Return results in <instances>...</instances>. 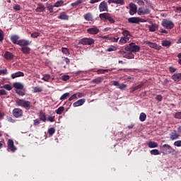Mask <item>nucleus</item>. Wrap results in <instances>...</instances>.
Returning <instances> with one entry per match:
<instances>
[{"label":"nucleus","mask_w":181,"mask_h":181,"mask_svg":"<svg viewBox=\"0 0 181 181\" xmlns=\"http://www.w3.org/2000/svg\"><path fill=\"white\" fill-rule=\"evenodd\" d=\"M16 104L18 107H23L25 110H30L32 108V103L25 99H16Z\"/></svg>","instance_id":"1"},{"label":"nucleus","mask_w":181,"mask_h":181,"mask_svg":"<svg viewBox=\"0 0 181 181\" xmlns=\"http://www.w3.org/2000/svg\"><path fill=\"white\" fill-rule=\"evenodd\" d=\"M124 49L126 52H129L132 53H136L141 50V47L139 45H135V43L132 42L127 47H125Z\"/></svg>","instance_id":"2"},{"label":"nucleus","mask_w":181,"mask_h":181,"mask_svg":"<svg viewBox=\"0 0 181 181\" xmlns=\"http://www.w3.org/2000/svg\"><path fill=\"white\" fill-rule=\"evenodd\" d=\"M160 150L163 155H170L175 152V149L169 144H164L160 147Z\"/></svg>","instance_id":"3"},{"label":"nucleus","mask_w":181,"mask_h":181,"mask_svg":"<svg viewBox=\"0 0 181 181\" xmlns=\"http://www.w3.org/2000/svg\"><path fill=\"white\" fill-rule=\"evenodd\" d=\"M95 40L94 39L89 37H84L79 40V45H83V46H91V45H94Z\"/></svg>","instance_id":"4"},{"label":"nucleus","mask_w":181,"mask_h":181,"mask_svg":"<svg viewBox=\"0 0 181 181\" xmlns=\"http://www.w3.org/2000/svg\"><path fill=\"white\" fill-rule=\"evenodd\" d=\"M100 19H106L110 23H115V20L112 18V16L109 13H103L99 15Z\"/></svg>","instance_id":"5"},{"label":"nucleus","mask_w":181,"mask_h":181,"mask_svg":"<svg viewBox=\"0 0 181 181\" xmlns=\"http://www.w3.org/2000/svg\"><path fill=\"white\" fill-rule=\"evenodd\" d=\"M161 25L163 28H165V29H173V28H175L173 22L168 19H163L161 22Z\"/></svg>","instance_id":"6"},{"label":"nucleus","mask_w":181,"mask_h":181,"mask_svg":"<svg viewBox=\"0 0 181 181\" xmlns=\"http://www.w3.org/2000/svg\"><path fill=\"white\" fill-rule=\"evenodd\" d=\"M16 146H15V144L13 143V140L8 139L7 141V151L8 152H16Z\"/></svg>","instance_id":"7"},{"label":"nucleus","mask_w":181,"mask_h":181,"mask_svg":"<svg viewBox=\"0 0 181 181\" xmlns=\"http://www.w3.org/2000/svg\"><path fill=\"white\" fill-rule=\"evenodd\" d=\"M138 15H149L151 13V9L145 7H140L137 11Z\"/></svg>","instance_id":"8"},{"label":"nucleus","mask_w":181,"mask_h":181,"mask_svg":"<svg viewBox=\"0 0 181 181\" xmlns=\"http://www.w3.org/2000/svg\"><path fill=\"white\" fill-rule=\"evenodd\" d=\"M13 115L15 118H21L23 115V110L21 108H14L13 110Z\"/></svg>","instance_id":"9"},{"label":"nucleus","mask_w":181,"mask_h":181,"mask_svg":"<svg viewBox=\"0 0 181 181\" xmlns=\"http://www.w3.org/2000/svg\"><path fill=\"white\" fill-rule=\"evenodd\" d=\"M100 12H108V4L106 1H102L99 4Z\"/></svg>","instance_id":"10"},{"label":"nucleus","mask_w":181,"mask_h":181,"mask_svg":"<svg viewBox=\"0 0 181 181\" xmlns=\"http://www.w3.org/2000/svg\"><path fill=\"white\" fill-rule=\"evenodd\" d=\"M119 54H122L123 57H124V59H134V55L132 52H129L127 53L125 52V51H119Z\"/></svg>","instance_id":"11"},{"label":"nucleus","mask_w":181,"mask_h":181,"mask_svg":"<svg viewBox=\"0 0 181 181\" xmlns=\"http://www.w3.org/2000/svg\"><path fill=\"white\" fill-rule=\"evenodd\" d=\"M30 43H32V42L27 40H19L18 42V46L21 47H28Z\"/></svg>","instance_id":"12"},{"label":"nucleus","mask_w":181,"mask_h":181,"mask_svg":"<svg viewBox=\"0 0 181 181\" xmlns=\"http://www.w3.org/2000/svg\"><path fill=\"white\" fill-rule=\"evenodd\" d=\"M136 5L134 3L129 4V14L130 15H135L136 13Z\"/></svg>","instance_id":"13"},{"label":"nucleus","mask_w":181,"mask_h":181,"mask_svg":"<svg viewBox=\"0 0 181 181\" xmlns=\"http://www.w3.org/2000/svg\"><path fill=\"white\" fill-rule=\"evenodd\" d=\"M4 59L6 60H13V57H15V55L9 51H6L4 54Z\"/></svg>","instance_id":"14"},{"label":"nucleus","mask_w":181,"mask_h":181,"mask_svg":"<svg viewBox=\"0 0 181 181\" xmlns=\"http://www.w3.org/2000/svg\"><path fill=\"white\" fill-rule=\"evenodd\" d=\"M100 32V30L97 27H93L87 30V33L89 35H97Z\"/></svg>","instance_id":"15"},{"label":"nucleus","mask_w":181,"mask_h":181,"mask_svg":"<svg viewBox=\"0 0 181 181\" xmlns=\"http://www.w3.org/2000/svg\"><path fill=\"white\" fill-rule=\"evenodd\" d=\"M179 136H180V135H179V134H177V132H176V130H174L173 132H172L170 134V138L172 141L179 139Z\"/></svg>","instance_id":"16"},{"label":"nucleus","mask_w":181,"mask_h":181,"mask_svg":"<svg viewBox=\"0 0 181 181\" xmlns=\"http://www.w3.org/2000/svg\"><path fill=\"white\" fill-rule=\"evenodd\" d=\"M108 4H115L116 5H125L124 0H108Z\"/></svg>","instance_id":"17"},{"label":"nucleus","mask_w":181,"mask_h":181,"mask_svg":"<svg viewBox=\"0 0 181 181\" xmlns=\"http://www.w3.org/2000/svg\"><path fill=\"white\" fill-rule=\"evenodd\" d=\"M84 103H86V99L82 98L78 100H77L76 102L74 103L73 104V107H81V105H83V104H84Z\"/></svg>","instance_id":"18"},{"label":"nucleus","mask_w":181,"mask_h":181,"mask_svg":"<svg viewBox=\"0 0 181 181\" xmlns=\"http://www.w3.org/2000/svg\"><path fill=\"white\" fill-rule=\"evenodd\" d=\"M45 9H46V8L45 7V5H43V4L42 3H40L37 4V7L35 9V11L37 12L42 13V12H45Z\"/></svg>","instance_id":"19"},{"label":"nucleus","mask_w":181,"mask_h":181,"mask_svg":"<svg viewBox=\"0 0 181 181\" xmlns=\"http://www.w3.org/2000/svg\"><path fill=\"white\" fill-rule=\"evenodd\" d=\"M13 87L16 90H23L24 86L20 82H15L13 83Z\"/></svg>","instance_id":"20"},{"label":"nucleus","mask_w":181,"mask_h":181,"mask_svg":"<svg viewBox=\"0 0 181 181\" xmlns=\"http://www.w3.org/2000/svg\"><path fill=\"white\" fill-rule=\"evenodd\" d=\"M129 23H139V17H132L128 18Z\"/></svg>","instance_id":"21"},{"label":"nucleus","mask_w":181,"mask_h":181,"mask_svg":"<svg viewBox=\"0 0 181 181\" xmlns=\"http://www.w3.org/2000/svg\"><path fill=\"white\" fill-rule=\"evenodd\" d=\"M10 39L13 45H18V42H19V35H12Z\"/></svg>","instance_id":"22"},{"label":"nucleus","mask_w":181,"mask_h":181,"mask_svg":"<svg viewBox=\"0 0 181 181\" xmlns=\"http://www.w3.org/2000/svg\"><path fill=\"white\" fill-rule=\"evenodd\" d=\"M83 18L85 21H88V22H92L93 21V14L91 13H87L83 15Z\"/></svg>","instance_id":"23"},{"label":"nucleus","mask_w":181,"mask_h":181,"mask_svg":"<svg viewBox=\"0 0 181 181\" xmlns=\"http://www.w3.org/2000/svg\"><path fill=\"white\" fill-rule=\"evenodd\" d=\"M23 76H25V74H23V72L18 71V72H16L14 74H11V78H16L18 77H23Z\"/></svg>","instance_id":"24"},{"label":"nucleus","mask_w":181,"mask_h":181,"mask_svg":"<svg viewBox=\"0 0 181 181\" xmlns=\"http://www.w3.org/2000/svg\"><path fill=\"white\" fill-rule=\"evenodd\" d=\"M122 35H123V37H126V39H128L129 40L131 39V33L127 30H124Z\"/></svg>","instance_id":"25"},{"label":"nucleus","mask_w":181,"mask_h":181,"mask_svg":"<svg viewBox=\"0 0 181 181\" xmlns=\"http://www.w3.org/2000/svg\"><path fill=\"white\" fill-rule=\"evenodd\" d=\"M21 50L23 54H29L30 53V47H23L21 48Z\"/></svg>","instance_id":"26"},{"label":"nucleus","mask_w":181,"mask_h":181,"mask_svg":"<svg viewBox=\"0 0 181 181\" xmlns=\"http://www.w3.org/2000/svg\"><path fill=\"white\" fill-rule=\"evenodd\" d=\"M172 80H174V81H180V73L178 74H174L172 76H171Z\"/></svg>","instance_id":"27"},{"label":"nucleus","mask_w":181,"mask_h":181,"mask_svg":"<svg viewBox=\"0 0 181 181\" xmlns=\"http://www.w3.org/2000/svg\"><path fill=\"white\" fill-rule=\"evenodd\" d=\"M59 19H62V21H69V16H67L64 12H62L60 13Z\"/></svg>","instance_id":"28"},{"label":"nucleus","mask_w":181,"mask_h":181,"mask_svg":"<svg viewBox=\"0 0 181 181\" xmlns=\"http://www.w3.org/2000/svg\"><path fill=\"white\" fill-rule=\"evenodd\" d=\"M38 119H40L43 122H46V121L47 120V119L46 118V113H45L43 112H40V118H38Z\"/></svg>","instance_id":"29"},{"label":"nucleus","mask_w":181,"mask_h":181,"mask_svg":"<svg viewBox=\"0 0 181 181\" xmlns=\"http://www.w3.org/2000/svg\"><path fill=\"white\" fill-rule=\"evenodd\" d=\"M148 29L150 32H156L158 29V25L156 24H152L151 25H148Z\"/></svg>","instance_id":"30"},{"label":"nucleus","mask_w":181,"mask_h":181,"mask_svg":"<svg viewBox=\"0 0 181 181\" xmlns=\"http://www.w3.org/2000/svg\"><path fill=\"white\" fill-rule=\"evenodd\" d=\"M92 83H93V84H100V83H103V78L98 77L92 80Z\"/></svg>","instance_id":"31"},{"label":"nucleus","mask_w":181,"mask_h":181,"mask_svg":"<svg viewBox=\"0 0 181 181\" xmlns=\"http://www.w3.org/2000/svg\"><path fill=\"white\" fill-rule=\"evenodd\" d=\"M172 45V42L169 40H163L162 42V46L164 47H170V46Z\"/></svg>","instance_id":"32"},{"label":"nucleus","mask_w":181,"mask_h":181,"mask_svg":"<svg viewBox=\"0 0 181 181\" xmlns=\"http://www.w3.org/2000/svg\"><path fill=\"white\" fill-rule=\"evenodd\" d=\"M146 45H148L149 47H151L152 49H156L158 47V45L156 43L151 42L149 41H146Z\"/></svg>","instance_id":"33"},{"label":"nucleus","mask_w":181,"mask_h":181,"mask_svg":"<svg viewBox=\"0 0 181 181\" xmlns=\"http://www.w3.org/2000/svg\"><path fill=\"white\" fill-rule=\"evenodd\" d=\"M69 97H70V93L67 92L64 93L59 98V100H61L62 101L64 100H67V98H69Z\"/></svg>","instance_id":"34"},{"label":"nucleus","mask_w":181,"mask_h":181,"mask_svg":"<svg viewBox=\"0 0 181 181\" xmlns=\"http://www.w3.org/2000/svg\"><path fill=\"white\" fill-rule=\"evenodd\" d=\"M129 41V40H128V38H126L125 37H122L119 41V45H125V43Z\"/></svg>","instance_id":"35"},{"label":"nucleus","mask_w":181,"mask_h":181,"mask_svg":"<svg viewBox=\"0 0 181 181\" xmlns=\"http://www.w3.org/2000/svg\"><path fill=\"white\" fill-rule=\"evenodd\" d=\"M148 148H158V143L154 141H149L148 143Z\"/></svg>","instance_id":"36"},{"label":"nucleus","mask_w":181,"mask_h":181,"mask_svg":"<svg viewBox=\"0 0 181 181\" xmlns=\"http://www.w3.org/2000/svg\"><path fill=\"white\" fill-rule=\"evenodd\" d=\"M81 4H83V0H77L76 1L71 3V6L76 8V6H78Z\"/></svg>","instance_id":"37"},{"label":"nucleus","mask_w":181,"mask_h":181,"mask_svg":"<svg viewBox=\"0 0 181 181\" xmlns=\"http://www.w3.org/2000/svg\"><path fill=\"white\" fill-rule=\"evenodd\" d=\"M63 111H64V107L61 106L56 110V114L62 115V114H63Z\"/></svg>","instance_id":"38"},{"label":"nucleus","mask_w":181,"mask_h":181,"mask_svg":"<svg viewBox=\"0 0 181 181\" xmlns=\"http://www.w3.org/2000/svg\"><path fill=\"white\" fill-rule=\"evenodd\" d=\"M139 119L141 122H144L146 119V114L141 112L139 116Z\"/></svg>","instance_id":"39"},{"label":"nucleus","mask_w":181,"mask_h":181,"mask_svg":"<svg viewBox=\"0 0 181 181\" xmlns=\"http://www.w3.org/2000/svg\"><path fill=\"white\" fill-rule=\"evenodd\" d=\"M151 155H160V152L158 149H153L150 151Z\"/></svg>","instance_id":"40"},{"label":"nucleus","mask_w":181,"mask_h":181,"mask_svg":"<svg viewBox=\"0 0 181 181\" xmlns=\"http://www.w3.org/2000/svg\"><path fill=\"white\" fill-rule=\"evenodd\" d=\"M62 52L64 54H66V55L70 54V50L69 49V48L62 47Z\"/></svg>","instance_id":"41"},{"label":"nucleus","mask_w":181,"mask_h":181,"mask_svg":"<svg viewBox=\"0 0 181 181\" xmlns=\"http://www.w3.org/2000/svg\"><path fill=\"white\" fill-rule=\"evenodd\" d=\"M43 89L39 86H36L33 88V93H42Z\"/></svg>","instance_id":"42"},{"label":"nucleus","mask_w":181,"mask_h":181,"mask_svg":"<svg viewBox=\"0 0 181 181\" xmlns=\"http://www.w3.org/2000/svg\"><path fill=\"white\" fill-rule=\"evenodd\" d=\"M117 47L116 46L114 45H111L110 47H109L106 52H115V50H117Z\"/></svg>","instance_id":"43"},{"label":"nucleus","mask_w":181,"mask_h":181,"mask_svg":"<svg viewBox=\"0 0 181 181\" xmlns=\"http://www.w3.org/2000/svg\"><path fill=\"white\" fill-rule=\"evenodd\" d=\"M42 80L49 82V81L50 80V74H45L42 78Z\"/></svg>","instance_id":"44"},{"label":"nucleus","mask_w":181,"mask_h":181,"mask_svg":"<svg viewBox=\"0 0 181 181\" xmlns=\"http://www.w3.org/2000/svg\"><path fill=\"white\" fill-rule=\"evenodd\" d=\"M63 4H64L63 0H59L54 4V6H55L56 8H59V6H62Z\"/></svg>","instance_id":"45"},{"label":"nucleus","mask_w":181,"mask_h":181,"mask_svg":"<svg viewBox=\"0 0 181 181\" xmlns=\"http://www.w3.org/2000/svg\"><path fill=\"white\" fill-rule=\"evenodd\" d=\"M54 132H56V129H54V127H51L48 129V134L51 136L54 134Z\"/></svg>","instance_id":"46"},{"label":"nucleus","mask_w":181,"mask_h":181,"mask_svg":"<svg viewBox=\"0 0 181 181\" xmlns=\"http://www.w3.org/2000/svg\"><path fill=\"white\" fill-rule=\"evenodd\" d=\"M96 73H98V74H105V73H108V69H99Z\"/></svg>","instance_id":"47"},{"label":"nucleus","mask_w":181,"mask_h":181,"mask_svg":"<svg viewBox=\"0 0 181 181\" xmlns=\"http://www.w3.org/2000/svg\"><path fill=\"white\" fill-rule=\"evenodd\" d=\"M174 118H176V119H181V112L175 113Z\"/></svg>","instance_id":"48"},{"label":"nucleus","mask_w":181,"mask_h":181,"mask_svg":"<svg viewBox=\"0 0 181 181\" xmlns=\"http://www.w3.org/2000/svg\"><path fill=\"white\" fill-rule=\"evenodd\" d=\"M30 36L34 39H36V37H39V36H40V33L37 32H35V33H33Z\"/></svg>","instance_id":"49"},{"label":"nucleus","mask_w":181,"mask_h":181,"mask_svg":"<svg viewBox=\"0 0 181 181\" xmlns=\"http://www.w3.org/2000/svg\"><path fill=\"white\" fill-rule=\"evenodd\" d=\"M40 121L39 118L34 119V127H37L40 124Z\"/></svg>","instance_id":"50"},{"label":"nucleus","mask_w":181,"mask_h":181,"mask_svg":"<svg viewBox=\"0 0 181 181\" xmlns=\"http://www.w3.org/2000/svg\"><path fill=\"white\" fill-rule=\"evenodd\" d=\"M14 11H21V5L19 4H14L13 6Z\"/></svg>","instance_id":"51"},{"label":"nucleus","mask_w":181,"mask_h":181,"mask_svg":"<svg viewBox=\"0 0 181 181\" xmlns=\"http://www.w3.org/2000/svg\"><path fill=\"white\" fill-rule=\"evenodd\" d=\"M118 88H119V90H125L127 88V85L124 83L119 84Z\"/></svg>","instance_id":"52"},{"label":"nucleus","mask_w":181,"mask_h":181,"mask_svg":"<svg viewBox=\"0 0 181 181\" xmlns=\"http://www.w3.org/2000/svg\"><path fill=\"white\" fill-rule=\"evenodd\" d=\"M4 31L1 29H0V42L4 41Z\"/></svg>","instance_id":"53"},{"label":"nucleus","mask_w":181,"mask_h":181,"mask_svg":"<svg viewBox=\"0 0 181 181\" xmlns=\"http://www.w3.org/2000/svg\"><path fill=\"white\" fill-rule=\"evenodd\" d=\"M139 22H141V23H144L146 22H149V18L148 19H144V18H141L139 17Z\"/></svg>","instance_id":"54"},{"label":"nucleus","mask_w":181,"mask_h":181,"mask_svg":"<svg viewBox=\"0 0 181 181\" xmlns=\"http://www.w3.org/2000/svg\"><path fill=\"white\" fill-rule=\"evenodd\" d=\"M4 88H5L6 90H8V91H11V90H12V86H11L8 84H6L4 86Z\"/></svg>","instance_id":"55"},{"label":"nucleus","mask_w":181,"mask_h":181,"mask_svg":"<svg viewBox=\"0 0 181 181\" xmlns=\"http://www.w3.org/2000/svg\"><path fill=\"white\" fill-rule=\"evenodd\" d=\"M63 81H67V80H70V76L69 75H64L62 76Z\"/></svg>","instance_id":"56"},{"label":"nucleus","mask_w":181,"mask_h":181,"mask_svg":"<svg viewBox=\"0 0 181 181\" xmlns=\"http://www.w3.org/2000/svg\"><path fill=\"white\" fill-rule=\"evenodd\" d=\"M174 146L180 147L181 146V140H178L174 142Z\"/></svg>","instance_id":"57"},{"label":"nucleus","mask_w":181,"mask_h":181,"mask_svg":"<svg viewBox=\"0 0 181 181\" xmlns=\"http://www.w3.org/2000/svg\"><path fill=\"white\" fill-rule=\"evenodd\" d=\"M76 98H77V94L75 93L69 98V101H73V100H76Z\"/></svg>","instance_id":"58"},{"label":"nucleus","mask_w":181,"mask_h":181,"mask_svg":"<svg viewBox=\"0 0 181 181\" xmlns=\"http://www.w3.org/2000/svg\"><path fill=\"white\" fill-rule=\"evenodd\" d=\"M16 94H18V95H21V97H23L25 95V92L23 90H16Z\"/></svg>","instance_id":"59"},{"label":"nucleus","mask_w":181,"mask_h":181,"mask_svg":"<svg viewBox=\"0 0 181 181\" xmlns=\"http://www.w3.org/2000/svg\"><path fill=\"white\" fill-rule=\"evenodd\" d=\"M156 100H157V101H162L163 100V97L161 95H157Z\"/></svg>","instance_id":"60"},{"label":"nucleus","mask_w":181,"mask_h":181,"mask_svg":"<svg viewBox=\"0 0 181 181\" xmlns=\"http://www.w3.org/2000/svg\"><path fill=\"white\" fill-rule=\"evenodd\" d=\"M1 74H8V69H1L0 70V76Z\"/></svg>","instance_id":"61"},{"label":"nucleus","mask_w":181,"mask_h":181,"mask_svg":"<svg viewBox=\"0 0 181 181\" xmlns=\"http://www.w3.org/2000/svg\"><path fill=\"white\" fill-rule=\"evenodd\" d=\"M47 121H49V122H54V117H52V116H49L47 117Z\"/></svg>","instance_id":"62"},{"label":"nucleus","mask_w":181,"mask_h":181,"mask_svg":"<svg viewBox=\"0 0 181 181\" xmlns=\"http://www.w3.org/2000/svg\"><path fill=\"white\" fill-rule=\"evenodd\" d=\"M144 87V83H140L138 86H135L134 88L135 90H139V88H142Z\"/></svg>","instance_id":"63"},{"label":"nucleus","mask_w":181,"mask_h":181,"mask_svg":"<svg viewBox=\"0 0 181 181\" xmlns=\"http://www.w3.org/2000/svg\"><path fill=\"white\" fill-rule=\"evenodd\" d=\"M47 8L48 11H49L51 13H53V6H52V5H48V6H47Z\"/></svg>","instance_id":"64"}]
</instances>
